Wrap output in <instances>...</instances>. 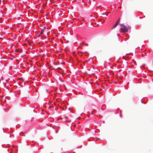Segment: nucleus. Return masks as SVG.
I'll return each mask as SVG.
<instances>
[{
	"label": "nucleus",
	"mask_w": 153,
	"mask_h": 153,
	"mask_svg": "<svg viewBox=\"0 0 153 153\" xmlns=\"http://www.w3.org/2000/svg\"><path fill=\"white\" fill-rule=\"evenodd\" d=\"M123 27H121L120 29V31L124 32H130L131 27L129 25H124L123 24H120Z\"/></svg>",
	"instance_id": "f257e3e1"
},
{
	"label": "nucleus",
	"mask_w": 153,
	"mask_h": 153,
	"mask_svg": "<svg viewBox=\"0 0 153 153\" xmlns=\"http://www.w3.org/2000/svg\"><path fill=\"white\" fill-rule=\"evenodd\" d=\"M120 19H119V20H118L117 22L115 23V24L113 26V28H115L117 26L120 22Z\"/></svg>",
	"instance_id": "f03ea898"
},
{
	"label": "nucleus",
	"mask_w": 153,
	"mask_h": 153,
	"mask_svg": "<svg viewBox=\"0 0 153 153\" xmlns=\"http://www.w3.org/2000/svg\"><path fill=\"white\" fill-rule=\"evenodd\" d=\"M102 15L104 16V17L106 18L107 16V14L105 13H103L102 14Z\"/></svg>",
	"instance_id": "7ed1b4c3"
},
{
	"label": "nucleus",
	"mask_w": 153,
	"mask_h": 153,
	"mask_svg": "<svg viewBox=\"0 0 153 153\" xmlns=\"http://www.w3.org/2000/svg\"><path fill=\"white\" fill-rule=\"evenodd\" d=\"M45 30L44 29H42L41 32H40V34H43Z\"/></svg>",
	"instance_id": "20e7f679"
},
{
	"label": "nucleus",
	"mask_w": 153,
	"mask_h": 153,
	"mask_svg": "<svg viewBox=\"0 0 153 153\" xmlns=\"http://www.w3.org/2000/svg\"><path fill=\"white\" fill-rule=\"evenodd\" d=\"M46 28H48V27L46 28V26H45L44 27H43V28L42 29H44V30H45V29H46Z\"/></svg>",
	"instance_id": "39448f33"
},
{
	"label": "nucleus",
	"mask_w": 153,
	"mask_h": 153,
	"mask_svg": "<svg viewBox=\"0 0 153 153\" xmlns=\"http://www.w3.org/2000/svg\"><path fill=\"white\" fill-rule=\"evenodd\" d=\"M64 117H65V118H66V119H67L68 118V117L66 116H65Z\"/></svg>",
	"instance_id": "423d86ee"
},
{
	"label": "nucleus",
	"mask_w": 153,
	"mask_h": 153,
	"mask_svg": "<svg viewBox=\"0 0 153 153\" xmlns=\"http://www.w3.org/2000/svg\"><path fill=\"white\" fill-rule=\"evenodd\" d=\"M65 122H70V121H67V120H65Z\"/></svg>",
	"instance_id": "0eeeda50"
},
{
	"label": "nucleus",
	"mask_w": 153,
	"mask_h": 153,
	"mask_svg": "<svg viewBox=\"0 0 153 153\" xmlns=\"http://www.w3.org/2000/svg\"><path fill=\"white\" fill-rule=\"evenodd\" d=\"M120 117H122V115L120 114Z\"/></svg>",
	"instance_id": "6e6552de"
},
{
	"label": "nucleus",
	"mask_w": 153,
	"mask_h": 153,
	"mask_svg": "<svg viewBox=\"0 0 153 153\" xmlns=\"http://www.w3.org/2000/svg\"><path fill=\"white\" fill-rule=\"evenodd\" d=\"M93 111H92L91 112V114L92 115H93Z\"/></svg>",
	"instance_id": "1a4fd4ad"
},
{
	"label": "nucleus",
	"mask_w": 153,
	"mask_h": 153,
	"mask_svg": "<svg viewBox=\"0 0 153 153\" xmlns=\"http://www.w3.org/2000/svg\"><path fill=\"white\" fill-rule=\"evenodd\" d=\"M41 34H39V35L38 36V37H39V36H40V35H41Z\"/></svg>",
	"instance_id": "9d476101"
},
{
	"label": "nucleus",
	"mask_w": 153,
	"mask_h": 153,
	"mask_svg": "<svg viewBox=\"0 0 153 153\" xmlns=\"http://www.w3.org/2000/svg\"><path fill=\"white\" fill-rule=\"evenodd\" d=\"M141 102L142 103H143V102L142 101V100H141Z\"/></svg>",
	"instance_id": "9b49d317"
},
{
	"label": "nucleus",
	"mask_w": 153,
	"mask_h": 153,
	"mask_svg": "<svg viewBox=\"0 0 153 153\" xmlns=\"http://www.w3.org/2000/svg\"><path fill=\"white\" fill-rule=\"evenodd\" d=\"M117 35L118 36H119V34H117Z\"/></svg>",
	"instance_id": "f8f14e48"
},
{
	"label": "nucleus",
	"mask_w": 153,
	"mask_h": 153,
	"mask_svg": "<svg viewBox=\"0 0 153 153\" xmlns=\"http://www.w3.org/2000/svg\"><path fill=\"white\" fill-rule=\"evenodd\" d=\"M86 46H88V44H86Z\"/></svg>",
	"instance_id": "ddd939ff"
},
{
	"label": "nucleus",
	"mask_w": 153,
	"mask_h": 153,
	"mask_svg": "<svg viewBox=\"0 0 153 153\" xmlns=\"http://www.w3.org/2000/svg\"><path fill=\"white\" fill-rule=\"evenodd\" d=\"M6 81L7 82V80H6Z\"/></svg>",
	"instance_id": "4468645a"
},
{
	"label": "nucleus",
	"mask_w": 153,
	"mask_h": 153,
	"mask_svg": "<svg viewBox=\"0 0 153 153\" xmlns=\"http://www.w3.org/2000/svg\"><path fill=\"white\" fill-rule=\"evenodd\" d=\"M21 133H20V135H21Z\"/></svg>",
	"instance_id": "2eb2a0df"
},
{
	"label": "nucleus",
	"mask_w": 153,
	"mask_h": 153,
	"mask_svg": "<svg viewBox=\"0 0 153 153\" xmlns=\"http://www.w3.org/2000/svg\"><path fill=\"white\" fill-rule=\"evenodd\" d=\"M3 130H4V128H3Z\"/></svg>",
	"instance_id": "dca6fc26"
}]
</instances>
